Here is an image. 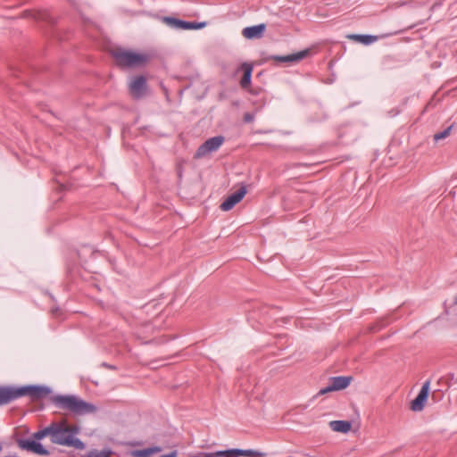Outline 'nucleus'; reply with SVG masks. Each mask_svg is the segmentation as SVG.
<instances>
[{
	"instance_id": "f257e3e1",
	"label": "nucleus",
	"mask_w": 457,
	"mask_h": 457,
	"mask_svg": "<svg viewBox=\"0 0 457 457\" xmlns=\"http://www.w3.org/2000/svg\"><path fill=\"white\" fill-rule=\"evenodd\" d=\"M52 393L45 385H27L19 387L0 386V406L22 396H29L31 401L42 400Z\"/></svg>"
},
{
	"instance_id": "f03ea898",
	"label": "nucleus",
	"mask_w": 457,
	"mask_h": 457,
	"mask_svg": "<svg viewBox=\"0 0 457 457\" xmlns=\"http://www.w3.org/2000/svg\"><path fill=\"white\" fill-rule=\"evenodd\" d=\"M50 402L60 411H70L75 415L95 412L96 407L74 395H57L50 397Z\"/></svg>"
},
{
	"instance_id": "7ed1b4c3",
	"label": "nucleus",
	"mask_w": 457,
	"mask_h": 457,
	"mask_svg": "<svg viewBox=\"0 0 457 457\" xmlns=\"http://www.w3.org/2000/svg\"><path fill=\"white\" fill-rule=\"evenodd\" d=\"M116 65L120 69L144 68L150 61L149 54L117 48L111 52Z\"/></svg>"
},
{
	"instance_id": "20e7f679",
	"label": "nucleus",
	"mask_w": 457,
	"mask_h": 457,
	"mask_svg": "<svg viewBox=\"0 0 457 457\" xmlns=\"http://www.w3.org/2000/svg\"><path fill=\"white\" fill-rule=\"evenodd\" d=\"M51 424L35 433L31 438H21L17 440V445L21 450H25L40 456H47L50 452L39 442L41 439L49 436L51 437Z\"/></svg>"
},
{
	"instance_id": "39448f33",
	"label": "nucleus",
	"mask_w": 457,
	"mask_h": 457,
	"mask_svg": "<svg viewBox=\"0 0 457 457\" xmlns=\"http://www.w3.org/2000/svg\"><path fill=\"white\" fill-rule=\"evenodd\" d=\"M51 442L55 445L74 447L78 450L85 448V444L77 437H71L64 428V423L62 421L51 423Z\"/></svg>"
},
{
	"instance_id": "423d86ee",
	"label": "nucleus",
	"mask_w": 457,
	"mask_h": 457,
	"mask_svg": "<svg viewBox=\"0 0 457 457\" xmlns=\"http://www.w3.org/2000/svg\"><path fill=\"white\" fill-rule=\"evenodd\" d=\"M255 453L251 451H242L239 449H228V450H220L212 453L200 452L195 455H192L190 457H237L238 455H253ZM161 457H177V452L173 451L168 454L162 455Z\"/></svg>"
},
{
	"instance_id": "0eeeda50",
	"label": "nucleus",
	"mask_w": 457,
	"mask_h": 457,
	"mask_svg": "<svg viewBox=\"0 0 457 457\" xmlns=\"http://www.w3.org/2000/svg\"><path fill=\"white\" fill-rule=\"evenodd\" d=\"M224 142L223 136H216L211 138H208L204 143H203L195 151L194 158L200 159L207 155L212 152L217 151L220 145Z\"/></svg>"
},
{
	"instance_id": "6e6552de",
	"label": "nucleus",
	"mask_w": 457,
	"mask_h": 457,
	"mask_svg": "<svg viewBox=\"0 0 457 457\" xmlns=\"http://www.w3.org/2000/svg\"><path fill=\"white\" fill-rule=\"evenodd\" d=\"M129 94L134 99H141L146 96L147 81L144 75H138L132 78L129 85Z\"/></svg>"
},
{
	"instance_id": "1a4fd4ad",
	"label": "nucleus",
	"mask_w": 457,
	"mask_h": 457,
	"mask_svg": "<svg viewBox=\"0 0 457 457\" xmlns=\"http://www.w3.org/2000/svg\"><path fill=\"white\" fill-rule=\"evenodd\" d=\"M247 187L245 185L241 184L239 188L230 194L220 205L221 211L228 212L231 210L237 204H238L245 195Z\"/></svg>"
},
{
	"instance_id": "9d476101",
	"label": "nucleus",
	"mask_w": 457,
	"mask_h": 457,
	"mask_svg": "<svg viewBox=\"0 0 457 457\" xmlns=\"http://www.w3.org/2000/svg\"><path fill=\"white\" fill-rule=\"evenodd\" d=\"M430 381L427 380L421 386L418 395L411 402V410L413 411H421L426 404L429 395Z\"/></svg>"
},
{
	"instance_id": "9b49d317",
	"label": "nucleus",
	"mask_w": 457,
	"mask_h": 457,
	"mask_svg": "<svg viewBox=\"0 0 457 457\" xmlns=\"http://www.w3.org/2000/svg\"><path fill=\"white\" fill-rule=\"evenodd\" d=\"M162 20L167 25H169L172 28H175L178 29H183V30L197 29H201L204 26V23L187 21L179 20V19H177L174 17H170V16L163 17Z\"/></svg>"
},
{
	"instance_id": "f8f14e48",
	"label": "nucleus",
	"mask_w": 457,
	"mask_h": 457,
	"mask_svg": "<svg viewBox=\"0 0 457 457\" xmlns=\"http://www.w3.org/2000/svg\"><path fill=\"white\" fill-rule=\"evenodd\" d=\"M253 70V65L250 62H243L240 67L237 70V71H242L243 77L239 82L240 87L243 89H247L251 86L252 82V73Z\"/></svg>"
},
{
	"instance_id": "ddd939ff",
	"label": "nucleus",
	"mask_w": 457,
	"mask_h": 457,
	"mask_svg": "<svg viewBox=\"0 0 457 457\" xmlns=\"http://www.w3.org/2000/svg\"><path fill=\"white\" fill-rule=\"evenodd\" d=\"M266 29V24L261 23L246 27L242 30V35L247 39L261 38Z\"/></svg>"
},
{
	"instance_id": "4468645a",
	"label": "nucleus",
	"mask_w": 457,
	"mask_h": 457,
	"mask_svg": "<svg viewBox=\"0 0 457 457\" xmlns=\"http://www.w3.org/2000/svg\"><path fill=\"white\" fill-rule=\"evenodd\" d=\"M308 54V50L300 51L287 55H271L270 59L278 62H294L303 59Z\"/></svg>"
},
{
	"instance_id": "2eb2a0df",
	"label": "nucleus",
	"mask_w": 457,
	"mask_h": 457,
	"mask_svg": "<svg viewBox=\"0 0 457 457\" xmlns=\"http://www.w3.org/2000/svg\"><path fill=\"white\" fill-rule=\"evenodd\" d=\"M351 380L352 377H333L330 379L331 388H334L335 391L345 389L350 385Z\"/></svg>"
},
{
	"instance_id": "dca6fc26",
	"label": "nucleus",
	"mask_w": 457,
	"mask_h": 457,
	"mask_svg": "<svg viewBox=\"0 0 457 457\" xmlns=\"http://www.w3.org/2000/svg\"><path fill=\"white\" fill-rule=\"evenodd\" d=\"M348 38L367 46L377 41L378 37L372 35L352 34L348 36Z\"/></svg>"
},
{
	"instance_id": "f3484780",
	"label": "nucleus",
	"mask_w": 457,
	"mask_h": 457,
	"mask_svg": "<svg viewBox=\"0 0 457 457\" xmlns=\"http://www.w3.org/2000/svg\"><path fill=\"white\" fill-rule=\"evenodd\" d=\"M330 427L334 431L347 433L352 428V424L347 420H333L330 422Z\"/></svg>"
},
{
	"instance_id": "a211bd4d",
	"label": "nucleus",
	"mask_w": 457,
	"mask_h": 457,
	"mask_svg": "<svg viewBox=\"0 0 457 457\" xmlns=\"http://www.w3.org/2000/svg\"><path fill=\"white\" fill-rule=\"evenodd\" d=\"M160 451H161L160 447L154 446V447L136 450L133 452L132 454L134 457H150L153 453L160 452Z\"/></svg>"
},
{
	"instance_id": "6ab92c4d",
	"label": "nucleus",
	"mask_w": 457,
	"mask_h": 457,
	"mask_svg": "<svg viewBox=\"0 0 457 457\" xmlns=\"http://www.w3.org/2000/svg\"><path fill=\"white\" fill-rule=\"evenodd\" d=\"M112 453L111 450H91L86 454V457H110Z\"/></svg>"
},
{
	"instance_id": "aec40b11",
	"label": "nucleus",
	"mask_w": 457,
	"mask_h": 457,
	"mask_svg": "<svg viewBox=\"0 0 457 457\" xmlns=\"http://www.w3.org/2000/svg\"><path fill=\"white\" fill-rule=\"evenodd\" d=\"M64 423V428L66 432L71 436V437H75V436L79 432V428L76 425H68L66 420H62Z\"/></svg>"
},
{
	"instance_id": "412c9836",
	"label": "nucleus",
	"mask_w": 457,
	"mask_h": 457,
	"mask_svg": "<svg viewBox=\"0 0 457 457\" xmlns=\"http://www.w3.org/2000/svg\"><path fill=\"white\" fill-rule=\"evenodd\" d=\"M452 128H453V125L449 126L448 128H446L445 129H444L443 131L441 132H438V133H436L434 135V140L436 142L441 140V139H444L446 137H448L450 135V132L452 130Z\"/></svg>"
},
{
	"instance_id": "4be33fe9",
	"label": "nucleus",
	"mask_w": 457,
	"mask_h": 457,
	"mask_svg": "<svg viewBox=\"0 0 457 457\" xmlns=\"http://www.w3.org/2000/svg\"><path fill=\"white\" fill-rule=\"evenodd\" d=\"M243 120L245 123H251L254 120V115L251 112H245L244 114Z\"/></svg>"
},
{
	"instance_id": "5701e85b",
	"label": "nucleus",
	"mask_w": 457,
	"mask_h": 457,
	"mask_svg": "<svg viewBox=\"0 0 457 457\" xmlns=\"http://www.w3.org/2000/svg\"><path fill=\"white\" fill-rule=\"evenodd\" d=\"M332 391H335L334 388H331V384H329L328 386L320 389L318 393V395H325L328 392H332Z\"/></svg>"
},
{
	"instance_id": "b1692460",
	"label": "nucleus",
	"mask_w": 457,
	"mask_h": 457,
	"mask_svg": "<svg viewBox=\"0 0 457 457\" xmlns=\"http://www.w3.org/2000/svg\"><path fill=\"white\" fill-rule=\"evenodd\" d=\"M242 451H244L243 449H241ZM246 451H251V452H253L255 453V454H253V455H246L247 457H262L265 455L264 453H262V452H259V451H256V450H252V449H247ZM240 455H238L237 457H239Z\"/></svg>"
},
{
	"instance_id": "393cba45",
	"label": "nucleus",
	"mask_w": 457,
	"mask_h": 457,
	"mask_svg": "<svg viewBox=\"0 0 457 457\" xmlns=\"http://www.w3.org/2000/svg\"><path fill=\"white\" fill-rule=\"evenodd\" d=\"M103 366L106 367V368H109L111 370H115L116 368L112 365H110V364H107L105 362L103 363Z\"/></svg>"
},
{
	"instance_id": "a878e982",
	"label": "nucleus",
	"mask_w": 457,
	"mask_h": 457,
	"mask_svg": "<svg viewBox=\"0 0 457 457\" xmlns=\"http://www.w3.org/2000/svg\"><path fill=\"white\" fill-rule=\"evenodd\" d=\"M155 305H156V303H148L147 304H145V307H146V308H149V307H151V306H155Z\"/></svg>"
},
{
	"instance_id": "bb28decb",
	"label": "nucleus",
	"mask_w": 457,
	"mask_h": 457,
	"mask_svg": "<svg viewBox=\"0 0 457 457\" xmlns=\"http://www.w3.org/2000/svg\"><path fill=\"white\" fill-rule=\"evenodd\" d=\"M453 304H454V305H457V295L454 297Z\"/></svg>"
}]
</instances>
